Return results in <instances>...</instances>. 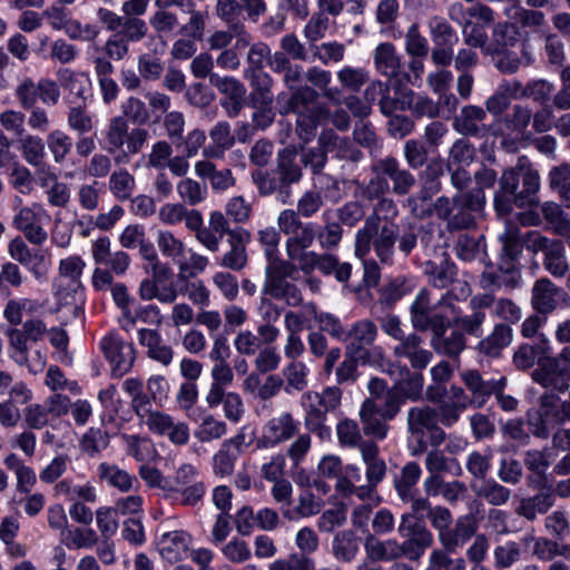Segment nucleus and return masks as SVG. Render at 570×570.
Masks as SVG:
<instances>
[{
	"label": "nucleus",
	"instance_id": "obj_1",
	"mask_svg": "<svg viewBox=\"0 0 570 570\" xmlns=\"http://www.w3.org/2000/svg\"><path fill=\"white\" fill-rule=\"evenodd\" d=\"M318 94L311 87H302L292 97L282 92L277 96L279 114H297V130L299 137L308 141L318 125L331 122L340 130H346L350 126L348 114L343 109H336L330 114L326 109L318 106Z\"/></svg>",
	"mask_w": 570,
	"mask_h": 570
},
{
	"label": "nucleus",
	"instance_id": "obj_37",
	"mask_svg": "<svg viewBox=\"0 0 570 570\" xmlns=\"http://www.w3.org/2000/svg\"><path fill=\"white\" fill-rule=\"evenodd\" d=\"M318 142L325 150L334 154V156L340 159L356 161L360 158V151L354 148L351 141L346 138L340 137L333 130L323 131L320 136Z\"/></svg>",
	"mask_w": 570,
	"mask_h": 570
},
{
	"label": "nucleus",
	"instance_id": "obj_16",
	"mask_svg": "<svg viewBox=\"0 0 570 570\" xmlns=\"http://www.w3.org/2000/svg\"><path fill=\"white\" fill-rule=\"evenodd\" d=\"M304 274H311L315 269L323 275L334 274L338 282H347L351 277L352 266L350 263H340L332 254H317L309 252L306 259L297 266Z\"/></svg>",
	"mask_w": 570,
	"mask_h": 570
},
{
	"label": "nucleus",
	"instance_id": "obj_63",
	"mask_svg": "<svg viewBox=\"0 0 570 570\" xmlns=\"http://www.w3.org/2000/svg\"><path fill=\"white\" fill-rule=\"evenodd\" d=\"M125 440L128 454L139 462H149L157 454L154 444L146 438H140L138 435H127L125 436Z\"/></svg>",
	"mask_w": 570,
	"mask_h": 570
},
{
	"label": "nucleus",
	"instance_id": "obj_22",
	"mask_svg": "<svg viewBox=\"0 0 570 570\" xmlns=\"http://www.w3.org/2000/svg\"><path fill=\"white\" fill-rule=\"evenodd\" d=\"M376 335L377 327L373 321L360 320L346 328L343 343L346 344L347 353L357 355L373 344Z\"/></svg>",
	"mask_w": 570,
	"mask_h": 570
},
{
	"label": "nucleus",
	"instance_id": "obj_26",
	"mask_svg": "<svg viewBox=\"0 0 570 570\" xmlns=\"http://www.w3.org/2000/svg\"><path fill=\"white\" fill-rule=\"evenodd\" d=\"M462 380L472 394L470 404L475 406H482L492 393L502 391L504 386L503 377L498 381H484L478 371L462 373Z\"/></svg>",
	"mask_w": 570,
	"mask_h": 570
},
{
	"label": "nucleus",
	"instance_id": "obj_57",
	"mask_svg": "<svg viewBox=\"0 0 570 570\" xmlns=\"http://www.w3.org/2000/svg\"><path fill=\"white\" fill-rule=\"evenodd\" d=\"M321 509L320 501H283L281 507L284 518L291 521L317 514Z\"/></svg>",
	"mask_w": 570,
	"mask_h": 570
},
{
	"label": "nucleus",
	"instance_id": "obj_61",
	"mask_svg": "<svg viewBox=\"0 0 570 570\" xmlns=\"http://www.w3.org/2000/svg\"><path fill=\"white\" fill-rule=\"evenodd\" d=\"M268 258V264L266 265V279L264 286H269L272 283H278L287 281L295 271V262L278 259L274 255Z\"/></svg>",
	"mask_w": 570,
	"mask_h": 570
},
{
	"label": "nucleus",
	"instance_id": "obj_52",
	"mask_svg": "<svg viewBox=\"0 0 570 570\" xmlns=\"http://www.w3.org/2000/svg\"><path fill=\"white\" fill-rule=\"evenodd\" d=\"M421 474L420 465L416 462H409L402 468L400 474L394 476L395 489L402 499L411 495V490L420 480Z\"/></svg>",
	"mask_w": 570,
	"mask_h": 570
},
{
	"label": "nucleus",
	"instance_id": "obj_18",
	"mask_svg": "<svg viewBox=\"0 0 570 570\" xmlns=\"http://www.w3.org/2000/svg\"><path fill=\"white\" fill-rule=\"evenodd\" d=\"M569 368L560 367L557 360H547L539 363L532 373V379L544 387H552L558 392H564L570 386V360H562Z\"/></svg>",
	"mask_w": 570,
	"mask_h": 570
},
{
	"label": "nucleus",
	"instance_id": "obj_6",
	"mask_svg": "<svg viewBox=\"0 0 570 570\" xmlns=\"http://www.w3.org/2000/svg\"><path fill=\"white\" fill-rule=\"evenodd\" d=\"M51 222V215L40 203L20 207L12 219V225L23 234L32 245L41 246L48 239L46 226Z\"/></svg>",
	"mask_w": 570,
	"mask_h": 570
},
{
	"label": "nucleus",
	"instance_id": "obj_62",
	"mask_svg": "<svg viewBox=\"0 0 570 570\" xmlns=\"http://www.w3.org/2000/svg\"><path fill=\"white\" fill-rule=\"evenodd\" d=\"M264 293L269 294L276 299L284 301L289 306H297L302 303L299 289L288 281L274 282L269 286H264Z\"/></svg>",
	"mask_w": 570,
	"mask_h": 570
},
{
	"label": "nucleus",
	"instance_id": "obj_7",
	"mask_svg": "<svg viewBox=\"0 0 570 570\" xmlns=\"http://www.w3.org/2000/svg\"><path fill=\"white\" fill-rule=\"evenodd\" d=\"M527 248L533 253L542 252L543 267L553 277H563L569 271L564 244L559 239H551L538 232L527 235Z\"/></svg>",
	"mask_w": 570,
	"mask_h": 570
},
{
	"label": "nucleus",
	"instance_id": "obj_29",
	"mask_svg": "<svg viewBox=\"0 0 570 570\" xmlns=\"http://www.w3.org/2000/svg\"><path fill=\"white\" fill-rule=\"evenodd\" d=\"M397 357L407 358L413 368L422 370L432 360V353L422 347V340L416 334H410L394 347Z\"/></svg>",
	"mask_w": 570,
	"mask_h": 570
},
{
	"label": "nucleus",
	"instance_id": "obj_58",
	"mask_svg": "<svg viewBox=\"0 0 570 570\" xmlns=\"http://www.w3.org/2000/svg\"><path fill=\"white\" fill-rule=\"evenodd\" d=\"M61 542L68 549L91 548L97 542V534L90 528H76L61 532Z\"/></svg>",
	"mask_w": 570,
	"mask_h": 570
},
{
	"label": "nucleus",
	"instance_id": "obj_13",
	"mask_svg": "<svg viewBox=\"0 0 570 570\" xmlns=\"http://www.w3.org/2000/svg\"><path fill=\"white\" fill-rule=\"evenodd\" d=\"M301 423L289 412L271 417L262 429L259 444L269 449L287 442L299 432Z\"/></svg>",
	"mask_w": 570,
	"mask_h": 570
},
{
	"label": "nucleus",
	"instance_id": "obj_20",
	"mask_svg": "<svg viewBox=\"0 0 570 570\" xmlns=\"http://www.w3.org/2000/svg\"><path fill=\"white\" fill-rule=\"evenodd\" d=\"M250 242V233L244 228H235L229 233V250L218 261V265L235 272L242 271L247 265V245Z\"/></svg>",
	"mask_w": 570,
	"mask_h": 570
},
{
	"label": "nucleus",
	"instance_id": "obj_15",
	"mask_svg": "<svg viewBox=\"0 0 570 570\" xmlns=\"http://www.w3.org/2000/svg\"><path fill=\"white\" fill-rule=\"evenodd\" d=\"M246 436L238 432L230 439L225 440L219 450L213 456V471L218 476L230 475L240 454L246 449Z\"/></svg>",
	"mask_w": 570,
	"mask_h": 570
},
{
	"label": "nucleus",
	"instance_id": "obj_60",
	"mask_svg": "<svg viewBox=\"0 0 570 570\" xmlns=\"http://www.w3.org/2000/svg\"><path fill=\"white\" fill-rule=\"evenodd\" d=\"M177 193L185 204L195 206L207 197V186L191 178H184L177 184Z\"/></svg>",
	"mask_w": 570,
	"mask_h": 570
},
{
	"label": "nucleus",
	"instance_id": "obj_38",
	"mask_svg": "<svg viewBox=\"0 0 570 570\" xmlns=\"http://www.w3.org/2000/svg\"><path fill=\"white\" fill-rule=\"evenodd\" d=\"M367 559L371 561H392L401 557L399 542L393 539L380 540L368 535L364 543Z\"/></svg>",
	"mask_w": 570,
	"mask_h": 570
},
{
	"label": "nucleus",
	"instance_id": "obj_59",
	"mask_svg": "<svg viewBox=\"0 0 570 570\" xmlns=\"http://www.w3.org/2000/svg\"><path fill=\"white\" fill-rule=\"evenodd\" d=\"M38 302L27 297L11 298L6 304L3 317L12 325L22 321L23 313H33L38 309Z\"/></svg>",
	"mask_w": 570,
	"mask_h": 570
},
{
	"label": "nucleus",
	"instance_id": "obj_48",
	"mask_svg": "<svg viewBox=\"0 0 570 570\" xmlns=\"http://www.w3.org/2000/svg\"><path fill=\"white\" fill-rule=\"evenodd\" d=\"M46 142L56 164H62L71 153L72 138L61 129H55L47 135Z\"/></svg>",
	"mask_w": 570,
	"mask_h": 570
},
{
	"label": "nucleus",
	"instance_id": "obj_50",
	"mask_svg": "<svg viewBox=\"0 0 570 570\" xmlns=\"http://www.w3.org/2000/svg\"><path fill=\"white\" fill-rule=\"evenodd\" d=\"M311 401L317 402L315 391L305 392L301 397V404L305 412L304 423L306 429L316 432L323 428L327 411L324 407L313 409Z\"/></svg>",
	"mask_w": 570,
	"mask_h": 570
},
{
	"label": "nucleus",
	"instance_id": "obj_41",
	"mask_svg": "<svg viewBox=\"0 0 570 570\" xmlns=\"http://www.w3.org/2000/svg\"><path fill=\"white\" fill-rule=\"evenodd\" d=\"M485 111L478 106H465L454 120V129L463 135H476L483 126Z\"/></svg>",
	"mask_w": 570,
	"mask_h": 570
},
{
	"label": "nucleus",
	"instance_id": "obj_31",
	"mask_svg": "<svg viewBox=\"0 0 570 570\" xmlns=\"http://www.w3.org/2000/svg\"><path fill=\"white\" fill-rule=\"evenodd\" d=\"M376 71L390 79L396 78L402 70L401 56L391 42H381L373 52Z\"/></svg>",
	"mask_w": 570,
	"mask_h": 570
},
{
	"label": "nucleus",
	"instance_id": "obj_39",
	"mask_svg": "<svg viewBox=\"0 0 570 570\" xmlns=\"http://www.w3.org/2000/svg\"><path fill=\"white\" fill-rule=\"evenodd\" d=\"M512 341V330L509 325L497 324L490 335L479 342V351L487 356H499L501 351Z\"/></svg>",
	"mask_w": 570,
	"mask_h": 570
},
{
	"label": "nucleus",
	"instance_id": "obj_3",
	"mask_svg": "<svg viewBox=\"0 0 570 570\" xmlns=\"http://www.w3.org/2000/svg\"><path fill=\"white\" fill-rule=\"evenodd\" d=\"M148 138L147 129L141 127L129 128L127 119L115 116L106 127L101 146L114 156L116 164L126 165L134 156L142 151Z\"/></svg>",
	"mask_w": 570,
	"mask_h": 570
},
{
	"label": "nucleus",
	"instance_id": "obj_43",
	"mask_svg": "<svg viewBox=\"0 0 570 570\" xmlns=\"http://www.w3.org/2000/svg\"><path fill=\"white\" fill-rule=\"evenodd\" d=\"M156 243L161 255L171 259L176 265L187 256L185 243L170 230H159Z\"/></svg>",
	"mask_w": 570,
	"mask_h": 570
},
{
	"label": "nucleus",
	"instance_id": "obj_32",
	"mask_svg": "<svg viewBox=\"0 0 570 570\" xmlns=\"http://www.w3.org/2000/svg\"><path fill=\"white\" fill-rule=\"evenodd\" d=\"M397 110H411L419 117L429 118L439 115V107L432 99L409 89H402L400 91Z\"/></svg>",
	"mask_w": 570,
	"mask_h": 570
},
{
	"label": "nucleus",
	"instance_id": "obj_55",
	"mask_svg": "<svg viewBox=\"0 0 570 570\" xmlns=\"http://www.w3.org/2000/svg\"><path fill=\"white\" fill-rule=\"evenodd\" d=\"M434 350L448 356H458L465 346L464 336L458 331H452L449 334L436 335L432 340Z\"/></svg>",
	"mask_w": 570,
	"mask_h": 570
},
{
	"label": "nucleus",
	"instance_id": "obj_4",
	"mask_svg": "<svg viewBox=\"0 0 570 570\" xmlns=\"http://www.w3.org/2000/svg\"><path fill=\"white\" fill-rule=\"evenodd\" d=\"M377 214L366 218L364 226L355 234V256L363 259L373 246L375 255L382 264L392 265L394 259V245L397 239V228L394 224L380 226Z\"/></svg>",
	"mask_w": 570,
	"mask_h": 570
},
{
	"label": "nucleus",
	"instance_id": "obj_46",
	"mask_svg": "<svg viewBox=\"0 0 570 570\" xmlns=\"http://www.w3.org/2000/svg\"><path fill=\"white\" fill-rule=\"evenodd\" d=\"M60 86L68 90L76 99H86L87 88L90 83L89 77L85 72L77 73L71 69H60L57 72Z\"/></svg>",
	"mask_w": 570,
	"mask_h": 570
},
{
	"label": "nucleus",
	"instance_id": "obj_30",
	"mask_svg": "<svg viewBox=\"0 0 570 570\" xmlns=\"http://www.w3.org/2000/svg\"><path fill=\"white\" fill-rule=\"evenodd\" d=\"M358 416L363 425V431L366 435L376 439H384L387 433V425L385 417L379 411V403L375 399H366L360 409Z\"/></svg>",
	"mask_w": 570,
	"mask_h": 570
},
{
	"label": "nucleus",
	"instance_id": "obj_40",
	"mask_svg": "<svg viewBox=\"0 0 570 570\" xmlns=\"http://www.w3.org/2000/svg\"><path fill=\"white\" fill-rule=\"evenodd\" d=\"M99 478L107 482L109 485L119 489L122 492H128L130 490L136 489V485L139 484L138 480L126 472L125 470L119 469L117 465H111L108 463H100L98 466Z\"/></svg>",
	"mask_w": 570,
	"mask_h": 570
},
{
	"label": "nucleus",
	"instance_id": "obj_47",
	"mask_svg": "<svg viewBox=\"0 0 570 570\" xmlns=\"http://www.w3.org/2000/svg\"><path fill=\"white\" fill-rule=\"evenodd\" d=\"M485 320V313L483 311L473 312L472 315L460 316V312L455 308V314H451V311L441 314V323L455 322L458 326L462 327L466 333L476 337L482 335V324Z\"/></svg>",
	"mask_w": 570,
	"mask_h": 570
},
{
	"label": "nucleus",
	"instance_id": "obj_5",
	"mask_svg": "<svg viewBox=\"0 0 570 570\" xmlns=\"http://www.w3.org/2000/svg\"><path fill=\"white\" fill-rule=\"evenodd\" d=\"M386 464L383 460L366 464V484L355 485L361 481L360 469L354 465L346 466V475L338 478L335 490L342 497H356L357 499H372L376 494L377 484L384 479Z\"/></svg>",
	"mask_w": 570,
	"mask_h": 570
},
{
	"label": "nucleus",
	"instance_id": "obj_54",
	"mask_svg": "<svg viewBox=\"0 0 570 570\" xmlns=\"http://www.w3.org/2000/svg\"><path fill=\"white\" fill-rule=\"evenodd\" d=\"M542 215L559 236L570 234V218L556 203H544L541 207Z\"/></svg>",
	"mask_w": 570,
	"mask_h": 570
},
{
	"label": "nucleus",
	"instance_id": "obj_9",
	"mask_svg": "<svg viewBox=\"0 0 570 570\" xmlns=\"http://www.w3.org/2000/svg\"><path fill=\"white\" fill-rule=\"evenodd\" d=\"M8 253L13 261L24 266L37 282L43 283L48 279L51 268L48 250L30 248L22 237L17 236L10 240Z\"/></svg>",
	"mask_w": 570,
	"mask_h": 570
},
{
	"label": "nucleus",
	"instance_id": "obj_42",
	"mask_svg": "<svg viewBox=\"0 0 570 570\" xmlns=\"http://www.w3.org/2000/svg\"><path fill=\"white\" fill-rule=\"evenodd\" d=\"M187 550L185 534L180 531L167 532L158 541V551L160 556L169 561L176 562Z\"/></svg>",
	"mask_w": 570,
	"mask_h": 570
},
{
	"label": "nucleus",
	"instance_id": "obj_24",
	"mask_svg": "<svg viewBox=\"0 0 570 570\" xmlns=\"http://www.w3.org/2000/svg\"><path fill=\"white\" fill-rule=\"evenodd\" d=\"M478 520L466 514L456 520L454 528L441 534V544L448 552H455L463 547L476 532Z\"/></svg>",
	"mask_w": 570,
	"mask_h": 570
},
{
	"label": "nucleus",
	"instance_id": "obj_33",
	"mask_svg": "<svg viewBox=\"0 0 570 570\" xmlns=\"http://www.w3.org/2000/svg\"><path fill=\"white\" fill-rule=\"evenodd\" d=\"M402 89H395V98L390 97V85L381 80H373L364 91V99L372 106L379 102L380 110L385 116H391L397 110L399 95Z\"/></svg>",
	"mask_w": 570,
	"mask_h": 570
},
{
	"label": "nucleus",
	"instance_id": "obj_8",
	"mask_svg": "<svg viewBox=\"0 0 570 570\" xmlns=\"http://www.w3.org/2000/svg\"><path fill=\"white\" fill-rule=\"evenodd\" d=\"M8 253L13 261L24 266L37 282L43 283L48 279L51 268L48 250L30 248L22 237L17 236L10 240Z\"/></svg>",
	"mask_w": 570,
	"mask_h": 570
},
{
	"label": "nucleus",
	"instance_id": "obj_10",
	"mask_svg": "<svg viewBox=\"0 0 570 570\" xmlns=\"http://www.w3.org/2000/svg\"><path fill=\"white\" fill-rule=\"evenodd\" d=\"M485 203L484 193L473 189L458 193L453 197L452 215L449 218L451 229H465L474 225L475 215L481 213Z\"/></svg>",
	"mask_w": 570,
	"mask_h": 570
},
{
	"label": "nucleus",
	"instance_id": "obj_34",
	"mask_svg": "<svg viewBox=\"0 0 570 570\" xmlns=\"http://www.w3.org/2000/svg\"><path fill=\"white\" fill-rule=\"evenodd\" d=\"M560 289L548 278L538 279L532 288L531 304L541 313H551L558 305Z\"/></svg>",
	"mask_w": 570,
	"mask_h": 570
},
{
	"label": "nucleus",
	"instance_id": "obj_28",
	"mask_svg": "<svg viewBox=\"0 0 570 570\" xmlns=\"http://www.w3.org/2000/svg\"><path fill=\"white\" fill-rule=\"evenodd\" d=\"M138 342L147 348V355L149 358L164 366L171 364L174 360V351L171 346L163 342L160 334L156 330L140 328L138 331Z\"/></svg>",
	"mask_w": 570,
	"mask_h": 570
},
{
	"label": "nucleus",
	"instance_id": "obj_19",
	"mask_svg": "<svg viewBox=\"0 0 570 570\" xmlns=\"http://www.w3.org/2000/svg\"><path fill=\"white\" fill-rule=\"evenodd\" d=\"M286 468V459L283 454L277 453L262 464V476L273 482L272 493L274 499H289L293 492L292 483L284 478Z\"/></svg>",
	"mask_w": 570,
	"mask_h": 570
},
{
	"label": "nucleus",
	"instance_id": "obj_14",
	"mask_svg": "<svg viewBox=\"0 0 570 570\" xmlns=\"http://www.w3.org/2000/svg\"><path fill=\"white\" fill-rule=\"evenodd\" d=\"M520 178L521 170L518 169V165L503 171L500 188L494 196V207L498 215H508L512 210V203H515L519 207L525 205V197L522 194H517Z\"/></svg>",
	"mask_w": 570,
	"mask_h": 570
},
{
	"label": "nucleus",
	"instance_id": "obj_64",
	"mask_svg": "<svg viewBox=\"0 0 570 570\" xmlns=\"http://www.w3.org/2000/svg\"><path fill=\"white\" fill-rule=\"evenodd\" d=\"M449 553L445 549L432 551L425 570H465V560L451 558Z\"/></svg>",
	"mask_w": 570,
	"mask_h": 570
},
{
	"label": "nucleus",
	"instance_id": "obj_35",
	"mask_svg": "<svg viewBox=\"0 0 570 570\" xmlns=\"http://www.w3.org/2000/svg\"><path fill=\"white\" fill-rule=\"evenodd\" d=\"M411 309L414 324L421 327H426L434 317L441 320V314L448 312L446 307L444 305L440 306L439 302L434 305L430 304V293L428 289H421L417 293Z\"/></svg>",
	"mask_w": 570,
	"mask_h": 570
},
{
	"label": "nucleus",
	"instance_id": "obj_23",
	"mask_svg": "<svg viewBox=\"0 0 570 570\" xmlns=\"http://www.w3.org/2000/svg\"><path fill=\"white\" fill-rule=\"evenodd\" d=\"M373 170L386 176L393 183V191L397 195H406L415 184L414 176L401 168L400 163L392 157L379 160Z\"/></svg>",
	"mask_w": 570,
	"mask_h": 570
},
{
	"label": "nucleus",
	"instance_id": "obj_12",
	"mask_svg": "<svg viewBox=\"0 0 570 570\" xmlns=\"http://www.w3.org/2000/svg\"><path fill=\"white\" fill-rule=\"evenodd\" d=\"M105 357L112 366V373L122 376L135 362V350L132 344L125 342L117 333H108L99 343Z\"/></svg>",
	"mask_w": 570,
	"mask_h": 570
},
{
	"label": "nucleus",
	"instance_id": "obj_17",
	"mask_svg": "<svg viewBox=\"0 0 570 570\" xmlns=\"http://www.w3.org/2000/svg\"><path fill=\"white\" fill-rule=\"evenodd\" d=\"M438 424V413L434 407L428 405L413 406L407 412V431L411 435L420 438L419 444L410 449L412 455H419L425 450L422 441L425 432Z\"/></svg>",
	"mask_w": 570,
	"mask_h": 570
},
{
	"label": "nucleus",
	"instance_id": "obj_51",
	"mask_svg": "<svg viewBox=\"0 0 570 570\" xmlns=\"http://www.w3.org/2000/svg\"><path fill=\"white\" fill-rule=\"evenodd\" d=\"M20 149L23 159L33 167L42 165L46 150L43 140L36 135H23L20 139Z\"/></svg>",
	"mask_w": 570,
	"mask_h": 570
},
{
	"label": "nucleus",
	"instance_id": "obj_45",
	"mask_svg": "<svg viewBox=\"0 0 570 570\" xmlns=\"http://www.w3.org/2000/svg\"><path fill=\"white\" fill-rule=\"evenodd\" d=\"M309 370L301 361H291L283 370L284 391L287 394L301 392L307 386Z\"/></svg>",
	"mask_w": 570,
	"mask_h": 570
},
{
	"label": "nucleus",
	"instance_id": "obj_27",
	"mask_svg": "<svg viewBox=\"0 0 570 570\" xmlns=\"http://www.w3.org/2000/svg\"><path fill=\"white\" fill-rule=\"evenodd\" d=\"M385 371L394 380L399 393L413 401L420 399L424 385L421 373H411L406 366L402 367L396 364H387Z\"/></svg>",
	"mask_w": 570,
	"mask_h": 570
},
{
	"label": "nucleus",
	"instance_id": "obj_2",
	"mask_svg": "<svg viewBox=\"0 0 570 570\" xmlns=\"http://www.w3.org/2000/svg\"><path fill=\"white\" fill-rule=\"evenodd\" d=\"M139 252L147 262L145 271L151 273V277L144 278L138 287V295L142 301L157 299L161 304H171L178 297L177 285L170 281L171 267L163 263L150 242L144 239L139 245Z\"/></svg>",
	"mask_w": 570,
	"mask_h": 570
},
{
	"label": "nucleus",
	"instance_id": "obj_11",
	"mask_svg": "<svg viewBox=\"0 0 570 570\" xmlns=\"http://www.w3.org/2000/svg\"><path fill=\"white\" fill-rule=\"evenodd\" d=\"M47 330L43 321L39 318L27 320L21 328L10 330L8 333L10 357L16 363L26 362L27 352L30 348L29 343L41 341L46 336Z\"/></svg>",
	"mask_w": 570,
	"mask_h": 570
},
{
	"label": "nucleus",
	"instance_id": "obj_44",
	"mask_svg": "<svg viewBox=\"0 0 570 570\" xmlns=\"http://www.w3.org/2000/svg\"><path fill=\"white\" fill-rule=\"evenodd\" d=\"M423 268L429 283L436 288H445L449 284L453 283L456 274L455 265L446 259L440 263L428 261L424 263Z\"/></svg>",
	"mask_w": 570,
	"mask_h": 570
},
{
	"label": "nucleus",
	"instance_id": "obj_56",
	"mask_svg": "<svg viewBox=\"0 0 570 570\" xmlns=\"http://www.w3.org/2000/svg\"><path fill=\"white\" fill-rule=\"evenodd\" d=\"M135 177L127 169L114 171L109 178V189L120 200L129 199L135 190Z\"/></svg>",
	"mask_w": 570,
	"mask_h": 570
},
{
	"label": "nucleus",
	"instance_id": "obj_36",
	"mask_svg": "<svg viewBox=\"0 0 570 570\" xmlns=\"http://www.w3.org/2000/svg\"><path fill=\"white\" fill-rule=\"evenodd\" d=\"M212 145L204 148L203 155L208 158H222L224 153L235 142V136L226 121L217 122L209 131Z\"/></svg>",
	"mask_w": 570,
	"mask_h": 570
},
{
	"label": "nucleus",
	"instance_id": "obj_21",
	"mask_svg": "<svg viewBox=\"0 0 570 570\" xmlns=\"http://www.w3.org/2000/svg\"><path fill=\"white\" fill-rule=\"evenodd\" d=\"M470 404V397L465 394L463 389L458 386H451L438 407V422L442 425L450 428L455 424L461 414L466 410Z\"/></svg>",
	"mask_w": 570,
	"mask_h": 570
},
{
	"label": "nucleus",
	"instance_id": "obj_49",
	"mask_svg": "<svg viewBox=\"0 0 570 570\" xmlns=\"http://www.w3.org/2000/svg\"><path fill=\"white\" fill-rule=\"evenodd\" d=\"M358 540L351 531H342L333 539V553L340 561L351 562L358 552Z\"/></svg>",
	"mask_w": 570,
	"mask_h": 570
},
{
	"label": "nucleus",
	"instance_id": "obj_25",
	"mask_svg": "<svg viewBox=\"0 0 570 570\" xmlns=\"http://www.w3.org/2000/svg\"><path fill=\"white\" fill-rule=\"evenodd\" d=\"M315 238L316 232L313 223H305L303 227L292 233L285 242L288 259L295 262L297 266L303 263L311 252L306 249L313 245Z\"/></svg>",
	"mask_w": 570,
	"mask_h": 570
},
{
	"label": "nucleus",
	"instance_id": "obj_53",
	"mask_svg": "<svg viewBox=\"0 0 570 570\" xmlns=\"http://www.w3.org/2000/svg\"><path fill=\"white\" fill-rule=\"evenodd\" d=\"M370 78L365 68L345 66L337 71V80L343 89L358 92Z\"/></svg>",
	"mask_w": 570,
	"mask_h": 570
}]
</instances>
